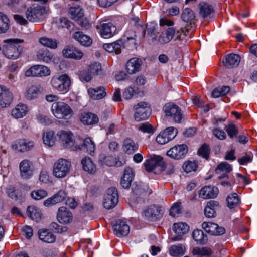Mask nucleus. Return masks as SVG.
<instances>
[{
    "mask_svg": "<svg viewBox=\"0 0 257 257\" xmlns=\"http://www.w3.org/2000/svg\"><path fill=\"white\" fill-rule=\"evenodd\" d=\"M225 129L230 138L233 139L237 137L238 133V130L235 124H230L225 125Z\"/></svg>",
    "mask_w": 257,
    "mask_h": 257,
    "instance_id": "60",
    "label": "nucleus"
},
{
    "mask_svg": "<svg viewBox=\"0 0 257 257\" xmlns=\"http://www.w3.org/2000/svg\"><path fill=\"white\" fill-rule=\"evenodd\" d=\"M240 61V57L239 55L230 54L227 55L223 59V63L225 67L232 68L237 67L239 65Z\"/></svg>",
    "mask_w": 257,
    "mask_h": 257,
    "instance_id": "24",
    "label": "nucleus"
},
{
    "mask_svg": "<svg viewBox=\"0 0 257 257\" xmlns=\"http://www.w3.org/2000/svg\"><path fill=\"white\" fill-rule=\"evenodd\" d=\"M54 135V133L53 131L44 133L43 136L44 143L49 146H53L55 144Z\"/></svg>",
    "mask_w": 257,
    "mask_h": 257,
    "instance_id": "51",
    "label": "nucleus"
},
{
    "mask_svg": "<svg viewBox=\"0 0 257 257\" xmlns=\"http://www.w3.org/2000/svg\"><path fill=\"white\" fill-rule=\"evenodd\" d=\"M199 14L203 18L210 17V15L214 12L212 6L205 2L200 3L199 5Z\"/></svg>",
    "mask_w": 257,
    "mask_h": 257,
    "instance_id": "39",
    "label": "nucleus"
},
{
    "mask_svg": "<svg viewBox=\"0 0 257 257\" xmlns=\"http://www.w3.org/2000/svg\"><path fill=\"white\" fill-rule=\"evenodd\" d=\"M48 195L47 192L44 190L40 189L36 191H33L31 193V197L35 200H40Z\"/></svg>",
    "mask_w": 257,
    "mask_h": 257,
    "instance_id": "62",
    "label": "nucleus"
},
{
    "mask_svg": "<svg viewBox=\"0 0 257 257\" xmlns=\"http://www.w3.org/2000/svg\"><path fill=\"white\" fill-rule=\"evenodd\" d=\"M69 13L71 18L75 21L83 17V12L80 7H71Z\"/></svg>",
    "mask_w": 257,
    "mask_h": 257,
    "instance_id": "52",
    "label": "nucleus"
},
{
    "mask_svg": "<svg viewBox=\"0 0 257 257\" xmlns=\"http://www.w3.org/2000/svg\"><path fill=\"white\" fill-rule=\"evenodd\" d=\"M192 253L200 257H209L212 254V250L208 247L196 248L193 249Z\"/></svg>",
    "mask_w": 257,
    "mask_h": 257,
    "instance_id": "48",
    "label": "nucleus"
},
{
    "mask_svg": "<svg viewBox=\"0 0 257 257\" xmlns=\"http://www.w3.org/2000/svg\"><path fill=\"white\" fill-rule=\"evenodd\" d=\"M185 247L182 244L173 245L169 249V253L172 256L178 257L183 255Z\"/></svg>",
    "mask_w": 257,
    "mask_h": 257,
    "instance_id": "46",
    "label": "nucleus"
},
{
    "mask_svg": "<svg viewBox=\"0 0 257 257\" xmlns=\"http://www.w3.org/2000/svg\"><path fill=\"white\" fill-rule=\"evenodd\" d=\"M197 167V163L195 161H191L185 162L182 166L183 170L187 173L196 171Z\"/></svg>",
    "mask_w": 257,
    "mask_h": 257,
    "instance_id": "59",
    "label": "nucleus"
},
{
    "mask_svg": "<svg viewBox=\"0 0 257 257\" xmlns=\"http://www.w3.org/2000/svg\"><path fill=\"white\" fill-rule=\"evenodd\" d=\"M64 57L80 59L83 56V53L73 46H67L63 51Z\"/></svg>",
    "mask_w": 257,
    "mask_h": 257,
    "instance_id": "27",
    "label": "nucleus"
},
{
    "mask_svg": "<svg viewBox=\"0 0 257 257\" xmlns=\"http://www.w3.org/2000/svg\"><path fill=\"white\" fill-rule=\"evenodd\" d=\"M192 237L194 240L200 244H205L207 243L208 237L202 230L195 229L192 233Z\"/></svg>",
    "mask_w": 257,
    "mask_h": 257,
    "instance_id": "42",
    "label": "nucleus"
},
{
    "mask_svg": "<svg viewBox=\"0 0 257 257\" xmlns=\"http://www.w3.org/2000/svg\"><path fill=\"white\" fill-rule=\"evenodd\" d=\"M67 194L64 190H60L52 197L44 201L43 204L47 207H50L57 203L61 202L66 199Z\"/></svg>",
    "mask_w": 257,
    "mask_h": 257,
    "instance_id": "20",
    "label": "nucleus"
},
{
    "mask_svg": "<svg viewBox=\"0 0 257 257\" xmlns=\"http://www.w3.org/2000/svg\"><path fill=\"white\" fill-rule=\"evenodd\" d=\"M230 87L228 86H219L215 88L212 92V96L214 98H218L227 94L230 91Z\"/></svg>",
    "mask_w": 257,
    "mask_h": 257,
    "instance_id": "47",
    "label": "nucleus"
},
{
    "mask_svg": "<svg viewBox=\"0 0 257 257\" xmlns=\"http://www.w3.org/2000/svg\"><path fill=\"white\" fill-rule=\"evenodd\" d=\"M202 227L206 232L213 235H221L225 233V228L216 223L204 222Z\"/></svg>",
    "mask_w": 257,
    "mask_h": 257,
    "instance_id": "19",
    "label": "nucleus"
},
{
    "mask_svg": "<svg viewBox=\"0 0 257 257\" xmlns=\"http://www.w3.org/2000/svg\"><path fill=\"white\" fill-rule=\"evenodd\" d=\"M99 118L96 114L91 112L85 113L82 115L81 121L85 125H93L98 122Z\"/></svg>",
    "mask_w": 257,
    "mask_h": 257,
    "instance_id": "35",
    "label": "nucleus"
},
{
    "mask_svg": "<svg viewBox=\"0 0 257 257\" xmlns=\"http://www.w3.org/2000/svg\"><path fill=\"white\" fill-rule=\"evenodd\" d=\"M188 151V147L185 144L177 145L171 148L167 152V155L175 160L184 158Z\"/></svg>",
    "mask_w": 257,
    "mask_h": 257,
    "instance_id": "14",
    "label": "nucleus"
},
{
    "mask_svg": "<svg viewBox=\"0 0 257 257\" xmlns=\"http://www.w3.org/2000/svg\"><path fill=\"white\" fill-rule=\"evenodd\" d=\"M168 133L166 128L163 132L160 133L156 137V141L160 144H165L170 141L172 140L171 139L169 138V136L168 135Z\"/></svg>",
    "mask_w": 257,
    "mask_h": 257,
    "instance_id": "57",
    "label": "nucleus"
},
{
    "mask_svg": "<svg viewBox=\"0 0 257 257\" xmlns=\"http://www.w3.org/2000/svg\"><path fill=\"white\" fill-rule=\"evenodd\" d=\"M10 28V22L8 17L0 12V34L6 33Z\"/></svg>",
    "mask_w": 257,
    "mask_h": 257,
    "instance_id": "40",
    "label": "nucleus"
},
{
    "mask_svg": "<svg viewBox=\"0 0 257 257\" xmlns=\"http://www.w3.org/2000/svg\"><path fill=\"white\" fill-rule=\"evenodd\" d=\"M181 18L183 21L189 24V26L194 24L197 19L194 11L188 8L183 10L181 14Z\"/></svg>",
    "mask_w": 257,
    "mask_h": 257,
    "instance_id": "25",
    "label": "nucleus"
},
{
    "mask_svg": "<svg viewBox=\"0 0 257 257\" xmlns=\"http://www.w3.org/2000/svg\"><path fill=\"white\" fill-rule=\"evenodd\" d=\"M47 10L45 7L41 5H33L26 11L27 19L32 22L42 21L46 17Z\"/></svg>",
    "mask_w": 257,
    "mask_h": 257,
    "instance_id": "3",
    "label": "nucleus"
},
{
    "mask_svg": "<svg viewBox=\"0 0 257 257\" xmlns=\"http://www.w3.org/2000/svg\"><path fill=\"white\" fill-rule=\"evenodd\" d=\"M13 94L4 85H0V107L5 108L8 106L13 101Z\"/></svg>",
    "mask_w": 257,
    "mask_h": 257,
    "instance_id": "17",
    "label": "nucleus"
},
{
    "mask_svg": "<svg viewBox=\"0 0 257 257\" xmlns=\"http://www.w3.org/2000/svg\"><path fill=\"white\" fill-rule=\"evenodd\" d=\"M52 111L55 116L59 119L64 118L73 113L70 107L63 102L54 103L52 106Z\"/></svg>",
    "mask_w": 257,
    "mask_h": 257,
    "instance_id": "9",
    "label": "nucleus"
},
{
    "mask_svg": "<svg viewBox=\"0 0 257 257\" xmlns=\"http://www.w3.org/2000/svg\"><path fill=\"white\" fill-rule=\"evenodd\" d=\"M227 206L230 208H233L239 203V199L237 194L234 193L228 196L226 199Z\"/></svg>",
    "mask_w": 257,
    "mask_h": 257,
    "instance_id": "50",
    "label": "nucleus"
},
{
    "mask_svg": "<svg viewBox=\"0 0 257 257\" xmlns=\"http://www.w3.org/2000/svg\"><path fill=\"white\" fill-rule=\"evenodd\" d=\"M166 117L176 123H180L182 119V113L180 108L173 103H166L163 108Z\"/></svg>",
    "mask_w": 257,
    "mask_h": 257,
    "instance_id": "5",
    "label": "nucleus"
},
{
    "mask_svg": "<svg viewBox=\"0 0 257 257\" xmlns=\"http://www.w3.org/2000/svg\"><path fill=\"white\" fill-rule=\"evenodd\" d=\"M232 170L231 166L227 162H224L221 163L217 166L215 171L216 173H219V172L221 171H225L226 173H228L231 172Z\"/></svg>",
    "mask_w": 257,
    "mask_h": 257,
    "instance_id": "61",
    "label": "nucleus"
},
{
    "mask_svg": "<svg viewBox=\"0 0 257 257\" xmlns=\"http://www.w3.org/2000/svg\"><path fill=\"white\" fill-rule=\"evenodd\" d=\"M21 176L23 179H29L33 174L29 162L27 160H23L19 165Z\"/></svg>",
    "mask_w": 257,
    "mask_h": 257,
    "instance_id": "26",
    "label": "nucleus"
},
{
    "mask_svg": "<svg viewBox=\"0 0 257 257\" xmlns=\"http://www.w3.org/2000/svg\"><path fill=\"white\" fill-rule=\"evenodd\" d=\"M88 93L90 97L94 100L101 99L106 95L105 88L103 86L97 87L95 88H90L88 89Z\"/></svg>",
    "mask_w": 257,
    "mask_h": 257,
    "instance_id": "28",
    "label": "nucleus"
},
{
    "mask_svg": "<svg viewBox=\"0 0 257 257\" xmlns=\"http://www.w3.org/2000/svg\"><path fill=\"white\" fill-rule=\"evenodd\" d=\"M101 65L99 62L91 63L87 70L80 72V77L86 82L90 81L93 76L98 75L101 73Z\"/></svg>",
    "mask_w": 257,
    "mask_h": 257,
    "instance_id": "13",
    "label": "nucleus"
},
{
    "mask_svg": "<svg viewBox=\"0 0 257 257\" xmlns=\"http://www.w3.org/2000/svg\"><path fill=\"white\" fill-rule=\"evenodd\" d=\"M164 212V209L161 206L151 205L144 209L142 215L146 221L155 222L163 217Z\"/></svg>",
    "mask_w": 257,
    "mask_h": 257,
    "instance_id": "4",
    "label": "nucleus"
},
{
    "mask_svg": "<svg viewBox=\"0 0 257 257\" xmlns=\"http://www.w3.org/2000/svg\"><path fill=\"white\" fill-rule=\"evenodd\" d=\"M114 233L119 237L126 236L130 232V227L125 221L117 220L113 225Z\"/></svg>",
    "mask_w": 257,
    "mask_h": 257,
    "instance_id": "18",
    "label": "nucleus"
},
{
    "mask_svg": "<svg viewBox=\"0 0 257 257\" xmlns=\"http://www.w3.org/2000/svg\"><path fill=\"white\" fill-rule=\"evenodd\" d=\"M101 36L104 38L112 37L116 32V26L109 20H104L100 22L97 26Z\"/></svg>",
    "mask_w": 257,
    "mask_h": 257,
    "instance_id": "12",
    "label": "nucleus"
},
{
    "mask_svg": "<svg viewBox=\"0 0 257 257\" xmlns=\"http://www.w3.org/2000/svg\"><path fill=\"white\" fill-rule=\"evenodd\" d=\"M39 237L40 240L46 243H53L55 242L56 237L47 230H39Z\"/></svg>",
    "mask_w": 257,
    "mask_h": 257,
    "instance_id": "44",
    "label": "nucleus"
},
{
    "mask_svg": "<svg viewBox=\"0 0 257 257\" xmlns=\"http://www.w3.org/2000/svg\"><path fill=\"white\" fill-rule=\"evenodd\" d=\"M143 64V60L138 58H132L127 62L126 69L127 72L130 74H133L141 70Z\"/></svg>",
    "mask_w": 257,
    "mask_h": 257,
    "instance_id": "21",
    "label": "nucleus"
},
{
    "mask_svg": "<svg viewBox=\"0 0 257 257\" xmlns=\"http://www.w3.org/2000/svg\"><path fill=\"white\" fill-rule=\"evenodd\" d=\"M59 139L62 143L64 148H70L73 146L74 142L72 139L71 133H68L66 132L62 131L59 132Z\"/></svg>",
    "mask_w": 257,
    "mask_h": 257,
    "instance_id": "29",
    "label": "nucleus"
},
{
    "mask_svg": "<svg viewBox=\"0 0 257 257\" xmlns=\"http://www.w3.org/2000/svg\"><path fill=\"white\" fill-rule=\"evenodd\" d=\"M51 84L54 89L61 92L62 94H65L70 89V78L66 74L56 75L52 78Z\"/></svg>",
    "mask_w": 257,
    "mask_h": 257,
    "instance_id": "2",
    "label": "nucleus"
},
{
    "mask_svg": "<svg viewBox=\"0 0 257 257\" xmlns=\"http://www.w3.org/2000/svg\"><path fill=\"white\" fill-rule=\"evenodd\" d=\"M158 28V25L157 24L151 22L150 23H147L146 25V30L143 29V37H145L147 31V35L151 37L152 40H156V38L157 36L158 32L157 31V29Z\"/></svg>",
    "mask_w": 257,
    "mask_h": 257,
    "instance_id": "32",
    "label": "nucleus"
},
{
    "mask_svg": "<svg viewBox=\"0 0 257 257\" xmlns=\"http://www.w3.org/2000/svg\"><path fill=\"white\" fill-rule=\"evenodd\" d=\"M42 91V88L40 86H31L26 92V98L29 100L35 99Z\"/></svg>",
    "mask_w": 257,
    "mask_h": 257,
    "instance_id": "43",
    "label": "nucleus"
},
{
    "mask_svg": "<svg viewBox=\"0 0 257 257\" xmlns=\"http://www.w3.org/2000/svg\"><path fill=\"white\" fill-rule=\"evenodd\" d=\"M81 164L84 170L92 174L95 172L96 168L95 164L93 163L90 157H85L81 161Z\"/></svg>",
    "mask_w": 257,
    "mask_h": 257,
    "instance_id": "38",
    "label": "nucleus"
},
{
    "mask_svg": "<svg viewBox=\"0 0 257 257\" xmlns=\"http://www.w3.org/2000/svg\"><path fill=\"white\" fill-rule=\"evenodd\" d=\"M71 163L67 160L60 159L53 166V174L57 178H63L69 173Z\"/></svg>",
    "mask_w": 257,
    "mask_h": 257,
    "instance_id": "7",
    "label": "nucleus"
},
{
    "mask_svg": "<svg viewBox=\"0 0 257 257\" xmlns=\"http://www.w3.org/2000/svg\"><path fill=\"white\" fill-rule=\"evenodd\" d=\"M50 74V69L47 67L41 65H34L25 72L27 77L48 76Z\"/></svg>",
    "mask_w": 257,
    "mask_h": 257,
    "instance_id": "16",
    "label": "nucleus"
},
{
    "mask_svg": "<svg viewBox=\"0 0 257 257\" xmlns=\"http://www.w3.org/2000/svg\"><path fill=\"white\" fill-rule=\"evenodd\" d=\"M189 230V226L186 223L178 222L173 225V230L175 235L171 237L173 241H179L183 238L184 234L188 233Z\"/></svg>",
    "mask_w": 257,
    "mask_h": 257,
    "instance_id": "15",
    "label": "nucleus"
},
{
    "mask_svg": "<svg viewBox=\"0 0 257 257\" xmlns=\"http://www.w3.org/2000/svg\"><path fill=\"white\" fill-rule=\"evenodd\" d=\"M50 228L56 233H62L67 231V227L60 226L56 222H52L50 224Z\"/></svg>",
    "mask_w": 257,
    "mask_h": 257,
    "instance_id": "64",
    "label": "nucleus"
},
{
    "mask_svg": "<svg viewBox=\"0 0 257 257\" xmlns=\"http://www.w3.org/2000/svg\"><path fill=\"white\" fill-rule=\"evenodd\" d=\"M132 192L138 202H144L147 192L144 188H142L140 185H133L132 187Z\"/></svg>",
    "mask_w": 257,
    "mask_h": 257,
    "instance_id": "30",
    "label": "nucleus"
},
{
    "mask_svg": "<svg viewBox=\"0 0 257 257\" xmlns=\"http://www.w3.org/2000/svg\"><path fill=\"white\" fill-rule=\"evenodd\" d=\"M34 146V142L27 141L25 139H20L17 141L13 147L19 152H25L29 150Z\"/></svg>",
    "mask_w": 257,
    "mask_h": 257,
    "instance_id": "31",
    "label": "nucleus"
},
{
    "mask_svg": "<svg viewBox=\"0 0 257 257\" xmlns=\"http://www.w3.org/2000/svg\"><path fill=\"white\" fill-rule=\"evenodd\" d=\"M219 190L214 186H205L199 191V196L203 199L214 198L218 193Z\"/></svg>",
    "mask_w": 257,
    "mask_h": 257,
    "instance_id": "22",
    "label": "nucleus"
},
{
    "mask_svg": "<svg viewBox=\"0 0 257 257\" xmlns=\"http://www.w3.org/2000/svg\"><path fill=\"white\" fill-rule=\"evenodd\" d=\"M182 33H184V35L187 36L186 32H184L182 28L176 31V29L173 27H169L165 31L162 32L159 37V41L161 43H168L173 39L175 34L176 35V39L181 40L182 39Z\"/></svg>",
    "mask_w": 257,
    "mask_h": 257,
    "instance_id": "8",
    "label": "nucleus"
},
{
    "mask_svg": "<svg viewBox=\"0 0 257 257\" xmlns=\"http://www.w3.org/2000/svg\"><path fill=\"white\" fill-rule=\"evenodd\" d=\"M27 214L31 219L36 222L39 221L42 218L41 210L35 206H29L27 208Z\"/></svg>",
    "mask_w": 257,
    "mask_h": 257,
    "instance_id": "34",
    "label": "nucleus"
},
{
    "mask_svg": "<svg viewBox=\"0 0 257 257\" xmlns=\"http://www.w3.org/2000/svg\"><path fill=\"white\" fill-rule=\"evenodd\" d=\"M168 133L166 128L163 132L160 133L156 137V141L160 144H165L170 141L172 140L171 139L169 138V136L168 135Z\"/></svg>",
    "mask_w": 257,
    "mask_h": 257,
    "instance_id": "55",
    "label": "nucleus"
},
{
    "mask_svg": "<svg viewBox=\"0 0 257 257\" xmlns=\"http://www.w3.org/2000/svg\"><path fill=\"white\" fill-rule=\"evenodd\" d=\"M114 52L116 54H120L121 52V49L124 48V43L121 39L117 40L113 43Z\"/></svg>",
    "mask_w": 257,
    "mask_h": 257,
    "instance_id": "63",
    "label": "nucleus"
},
{
    "mask_svg": "<svg viewBox=\"0 0 257 257\" xmlns=\"http://www.w3.org/2000/svg\"><path fill=\"white\" fill-rule=\"evenodd\" d=\"M168 133L166 128L163 132L160 133L156 137V141L160 144H165L170 141L172 140L171 139L169 138V136L168 135Z\"/></svg>",
    "mask_w": 257,
    "mask_h": 257,
    "instance_id": "54",
    "label": "nucleus"
},
{
    "mask_svg": "<svg viewBox=\"0 0 257 257\" xmlns=\"http://www.w3.org/2000/svg\"><path fill=\"white\" fill-rule=\"evenodd\" d=\"M40 43L44 46L51 49H56L57 47V41L55 39L42 37L39 40Z\"/></svg>",
    "mask_w": 257,
    "mask_h": 257,
    "instance_id": "49",
    "label": "nucleus"
},
{
    "mask_svg": "<svg viewBox=\"0 0 257 257\" xmlns=\"http://www.w3.org/2000/svg\"><path fill=\"white\" fill-rule=\"evenodd\" d=\"M210 153V148L206 143L202 144L198 150V154L206 159L209 158Z\"/></svg>",
    "mask_w": 257,
    "mask_h": 257,
    "instance_id": "53",
    "label": "nucleus"
},
{
    "mask_svg": "<svg viewBox=\"0 0 257 257\" xmlns=\"http://www.w3.org/2000/svg\"><path fill=\"white\" fill-rule=\"evenodd\" d=\"M28 112L26 105L20 103L12 111V115L16 118H22L25 116Z\"/></svg>",
    "mask_w": 257,
    "mask_h": 257,
    "instance_id": "41",
    "label": "nucleus"
},
{
    "mask_svg": "<svg viewBox=\"0 0 257 257\" xmlns=\"http://www.w3.org/2000/svg\"><path fill=\"white\" fill-rule=\"evenodd\" d=\"M58 24L60 27L66 28L69 31L73 30L74 27L73 24L66 17L60 18L59 19Z\"/></svg>",
    "mask_w": 257,
    "mask_h": 257,
    "instance_id": "58",
    "label": "nucleus"
},
{
    "mask_svg": "<svg viewBox=\"0 0 257 257\" xmlns=\"http://www.w3.org/2000/svg\"><path fill=\"white\" fill-rule=\"evenodd\" d=\"M53 57V54L47 49L40 50L37 53V58L40 61L46 63L50 62Z\"/></svg>",
    "mask_w": 257,
    "mask_h": 257,
    "instance_id": "45",
    "label": "nucleus"
},
{
    "mask_svg": "<svg viewBox=\"0 0 257 257\" xmlns=\"http://www.w3.org/2000/svg\"><path fill=\"white\" fill-rule=\"evenodd\" d=\"M57 218L61 223H69L72 220V214L66 207H61L59 208Z\"/></svg>",
    "mask_w": 257,
    "mask_h": 257,
    "instance_id": "23",
    "label": "nucleus"
},
{
    "mask_svg": "<svg viewBox=\"0 0 257 257\" xmlns=\"http://www.w3.org/2000/svg\"><path fill=\"white\" fill-rule=\"evenodd\" d=\"M95 145L93 141L90 138H86L83 140V144L81 146L75 147L76 149L84 150L86 149L87 153L90 155L94 153L95 150Z\"/></svg>",
    "mask_w": 257,
    "mask_h": 257,
    "instance_id": "37",
    "label": "nucleus"
},
{
    "mask_svg": "<svg viewBox=\"0 0 257 257\" xmlns=\"http://www.w3.org/2000/svg\"><path fill=\"white\" fill-rule=\"evenodd\" d=\"M23 40L19 39H9L4 41V45L3 49L4 55L8 58L17 59L23 50V47L19 45L23 43Z\"/></svg>",
    "mask_w": 257,
    "mask_h": 257,
    "instance_id": "1",
    "label": "nucleus"
},
{
    "mask_svg": "<svg viewBox=\"0 0 257 257\" xmlns=\"http://www.w3.org/2000/svg\"><path fill=\"white\" fill-rule=\"evenodd\" d=\"M168 133L166 128L163 132L160 133L156 137V141L160 144H165L170 141L172 140L171 139L169 138V136L168 135Z\"/></svg>",
    "mask_w": 257,
    "mask_h": 257,
    "instance_id": "56",
    "label": "nucleus"
},
{
    "mask_svg": "<svg viewBox=\"0 0 257 257\" xmlns=\"http://www.w3.org/2000/svg\"><path fill=\"white\" fill-rule=\"evenodd\" d=\"M134 117L137 122L148 119L151 114L150 105L144 102H140L134 105Z\"/></svg>",
    "mask_w": 257,
    "mask_h": 257,
    "instance_id": "6",
    "label": "nucleus"
},
{
    "mask_svg": "<svg viewBox=\"0 0 257 257\" xmlns=\"http://www.w3.org/2000/svg\"><path fill=\"white\" fill-rule=\"evenodd\" d=\"M122 148L125 153L132 154L138 149V145L131 139L127 138L124 141Z\"/></svg>",
    "mask_w": 257,
    "mask_h": 257,
    "instance_id": "33",
    "label": "nucleus"
},
{
    "mask_svg": "<svg viewBox=\"0 0 257 257\" xmlns=\"http://www.w3.org/2000/svg\"><path fill=\"white\" fill-rule=\"evenodd\" d=\"M73 37L82 45L88 46L92 44V40L89 36L84 34L81 32H76L73 35Z\"/></svg>",
    "mask_w": 257,
    "mask_h": 257,
    "instance_id": "36",
    "label": "nucleus"
},
{
    "mask_svg": "<svg viewBox=\"0 0 257 257\" xmlns=\"http://www.w3.org/2000/svg\"><path fill=\"white\" fill-rule=\"evenodd\" d=\"M118 202V194L115 187H110L107 190L104 197L103 206L107 209L114 207Z\"/></svg>",
    "mask_w": 257,
    "mask_h": 257,
    "instance_id": "11",
    "label": "nucleus"
},
{
    "mask_svg": "<svg viewBox=\"0 0 257 257\" xmlns=\"http://www.w3.org/2000/svg\"><path fill=\"white\" fill-rule=\"evenodd\" d=\"M145 169L147 172H155L156 168H159L160 171L165 170V163L163 158L159 156H154L147 159L144 164Z\"/></svg>",
    "mask_w": 257,
    "mask_h": 257,
    "instance_id": "10",
    "label": "nucleus"
}]
</instances>
